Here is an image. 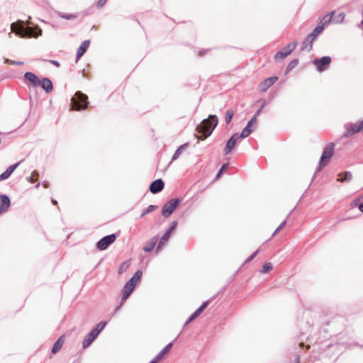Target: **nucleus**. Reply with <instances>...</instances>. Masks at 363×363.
Instances as JSON below:
<instances>
[{
  "label": "nucleus",
  "instance_id": "f257e3e1",
  "mask_svg": "<svg viewBox=\"0 0 363 363\" xmlns=\"http://www.w3.org/2000/svg\"><path fill=\"white\" fill-rule=\"evenodd\" d=\"M218 124V118L215 115H210L208 118L203 120L197 125L196 131L202 135V137H198L199 139L204 140L210 136Z\"/></svg>",
  "mask_w": 363,
  "mask_h": 363
},
{
  "label": "nucleus",
  "instance_id": "f03ea898",
  "mask_svg": "<svg viewBox=\"0 0 363 363\" xmlns=\"http://www.w3.org/2000/svg\"><path fill=\"white\" fill-rule=\"evenodd\" d=\"M11 29L12 32L22 38H36L42 35V30L40 28H38V31L36 32L35 29L31 27H25L23 25H18L16 23L11 24Z\"/></svg>",
  "mask_w": 363,
  "mask_h": 363
},
{
  "label": "nucleus",
  "instance_id": "7ed1b4c3",
  "mask_svg": "<svg viewBox=\"0 0 363 363\" xmlns=\"http://www.w3.org/2000/svg\"><path fill=\"white\" fill-rule=\"evenodd\" d=\"M88 97L82 92H77L74 96L72 99V108L77 111L84 109L87 107Z\"/></svg>",
  "mask_w": 363,
  "mask_h": 363
},
{
  "label": "nucleus",
  "instance_id": "20e7f679",
  "mask_svg": "<svg viewBox=\"0 0 363 363\" xmlns=\"http://www.w3.org/2000/svg\"><path fill=\"white\" fill-rule=\"evenodd\" d=\"M333 148L334 144L330 143V145L323 150L318 163V170L321 169L329 162L330 158L333 155Z\"/></svg>",
  "mask_w": 363,
  "mask_h": 363
},
{
  "label": "nucleus",
  "instance_id": "39448f33",
  "mask_svg": "<svg viewBox=\"0 0 363 363\" xmlns=\"http://www.w3.org/2000/svg\"><path fill=\"white\" fill-rule=\"evenodd\" d=\"M179 203V199H172L166 203L162 207V216L165 218L169 217L174 211Z\"/></svg>",
  "mask_w": 363,
  "mask_h": 363
},
{
  "label": "nucleus",
  "instance_id": "423d86ee",
  "mask_svg": "<svg viewBox=\"0 0 363 363\" xmlns=\"http://www.w3.org/2000/svg\"><path fill=\"white\" fill-rule=\"evenodd\" d=\"M331 62V57L329 56H324L320 59H315L313 60V64L315 66L318 72H323L325 70Z\"/></svg>",
  "mask_w": 363,
  "mask_h": 363
},
{
  "label": "nucleus",
  "instance_id": "0eeeda50",
  "mask_svg": "<svg viewBox=\"0 0 363 363\" xmlns=\"http://www.w3.org/2000/svg\"><path fill=\"white\" fill-rule=\"evenodd\" d=\"M116 239L115 234H111L101 238L97 243L96 247L99 250H106L110 245L113 243Z\"/></svg>",
  "mask_w": 363,
  "mask_h": 363
},
{
  "label": "nucleus",
  "instance_id": "6e6552de",
  "mask_svg": "<svg viewBox=\"0 0 363 363\" xmlns=\"http://www.w3.org/2000/svg\"><path fill=\"white\" fill-rule=\"evenodd\" d=\"M297 45L296 42H292L287 46L281 50L277 52L274 56L275 60H281L287 57L296 48Z\"/></svg>",
  "mask_w": 363,
  "mask_h": 363
},
{
  "label": "nucleus",
  "instance_id": "1a4fd4ad",
  "mask_svg": "<svg viewBox=\"0 0 363 363\" xmlns=\"http://www.w3.org/2000/svg\"><path fill=\"white\" fill-rule=\"evenodd\" d=\"M172 345V342L169 343L159 352V354L152 360L150 361V363H159L162 362L165 358V355L171 350Z\"/></svg>",
  "mask_w": 363,
  "mask_h": 363
},
{
  "label": "nucleus",
  "instance_id": "9d476101",
  "mask_svg": "<svg viewBox=\"0 0 363 363\" xmlns=\"http://www.w3.org/2000/svg\"><path fill=\"white\" fill-rule=\"evenodd\" d=\"M240 138L239 135L238 133H235L234 135H233L231 136V138L228 140L226 145H225V147L224 149V154L225 155L230 154L231 152V151L233 150V149L234 148V147L235 146V144L238 141V140Z\"/></svg>",
  "mask_w": 363,
  "mask_h": 363
},
{
  "label": "nucleus",
  "instance_id": "9b49d317",
  "mask_svg": "<svg viewBox=\"0 0 363 363\" xmlns=\"http://www.w3.org/2000/svg\"><path fill=\"white\" fill-rule=\"evenodd\" d=\"M278 80L277 77H272L267 78L259 84V89L261 91H266L271 86H272Z\"/></svg>",
  "mask_w": 363,
  "mask_h": 363
},
{
  "label": "nucleus",
  "instance_id": "f8f14e48",
  "mask_svg": "<svg viewBox=\"0 0 363 363\" xmlns=\"http://www.w3.org/2000/svg\"><path fill=\"white\" fill-rule=\"evenodd\" d=\"M164 188V182L161 179L152 182L150 186V191L153 194L160 192Z\"/></svg>",
  "mask_w": 363,
  "mask_h": 363
},
{
  "label": "nucleus",
  "instance_id": "ddd939ff",
  "mask_svg": "<svg viewBox=\"0 0 363 363\" xmlns=\"http://www.w3.org/2000/svg\"><path fill=\"white\" fill-rule=\"evenodd\" d=\"M0 199L1 201V204L0 206V213H3L9 208L11 201L10 199L6 195H0Z\"/></svg>",
  "mask_w": 363,
  "mask_h": 363
},
{
  "label": "nucleus",
  "instance_id": "4468645a",
  "mask_svg": "<svg viewBox=\"0 0 363 363\" xmlns=\"http://www.w3.org/2000/svg\"><path fill=\"white\" fill-rule=\"evenodd\" d=\"M24 77L30 82L35 86H40L41 84V80H40L39 78L32 72H26L24 74Z\"/></svg>",
  "mask_w": 363,
  "mask_h": 363
},
{
  "label": "nucleus",
  "instance_id": "2eb2a0df",
  "mask_svg": "<svg viewBox=\"0 0 363 363\" xmlns=\"http://www.w3.org/2000/svg\"><path fill=\"white\" fill-rule=\"evenodd\" d=\"M360 131H363L362 128L360 125V123L359 124H352L350 126V128H347L346 133L344 134L345 137H350L353 134L356 133H359Z\"/></svg>",
  "mask_w": 363,
  "mask_h": 363
},
{
  "label": "nucleus",
  "instance_id": "dca6fc26",
  "mask_svg": "<svg viewBox=\"0 0 363 363\" xmlns=\"http://www.w3.org/2000/svg\"><path fill=\"white\" fill-rule=\"evenodd\" d=\"M313 41V38L308 35L302 43L301 50L310 52L312 50Z\"/></svg>",
  "mask_w": 363,
  "mask_h": 363
},
{
  "label": "nucleus",
  "instance_id": "f3484780",
  "mask_svg": "<svg viewBox=\"0 0 363 363\" xmlns=\"http://www.w3.org/2000/svg\"><path fill=\"white\" fill-rule=\"evenodd\" d=\"M97 336L98 335H96L95 331L92 330L84 338L83 341V347L86 348L89 347Z\"/></svg>",
  "mask_w": 363,
  "mask_h": 363
},
{
  "label": "nucleus",
  "instance_id": "a211bd4d",
  "mask_svg": "<svg viewBox=\"0 0 363 363\" xmlns=\"http://www.w3.org/2000/svg\"><path fill=\"white\" fill-rule=\"evenodd\" d=\"M89 45V40H86L82 42L81 45L78 48L76 55L77 60H79L86 52V49Z\"/></svg>",
  "mask_w": 363,
  "mask_h": 363
},
{
  "label": "nucleus",
  "instance_id": "6ab92c4d",
  "mask_svg": "<svg viewBox=\"0 0 363 363\" xmlns=\"http://www.w3.org/2000/svg\"><path fill=\"white\" fill-rule=\"evenodd\" d=\"M135 287V286H134V284H130L128 282H127L123 289L122 299H127L134 290Z\"/></svg>",
  "mask_w": 363,
  "mask_h": 363
},
{
  "label": "nucleus",
  "instance_id": "aec40b11",
  "mask_svg": "<svg viewBox=\"0 0 363 363\" xmlns=\"http://www.w3.org/2000/svg\"><path fill=\"white\" fill-rule=\"evenodd\" d=\"M45 91L46 93H50L52 89V83L48 78H43L40 85Z\"/></svg>",
  "mask_w": 363,
  "mask_h": 363
},
{
  "label": "nucleus",
  "instance_id": "412c9836",
  "mask_svg": "<svg viewBox=\"0 0 363 363\" xmlns=\"http://www.w3.org/2000/svg\"><path fill=\"white\" fill-rule=\"evenodd\" d=\"M334 15H335V11H333L330 13L326 14L320 20L318 25L323 26V28H324L325 26L328 25L330 22H332V18Z\"/></svg>",
  "mask_w": 363,
  "mask_h": 363
},
{
  "label": "nucleus",
  "instance_id": "4be33fe9",
  "mask_svg": "<svg viewBox=\"0 0 363 363\" xmlns=\"http://www.w3.org/2000/svg\"><path fill=\"white\" fill-rule=\"evenodd\" d=\"M157 242V238L156 236L152 238L147 242V244L144 246L143 250L145 251V252H150V251H152L153 250V248L155 247Z\"/></svg>",
  "mask_w": 363,
  "mask_h": 363
},
{
  "label": "nucleus",
  "instance_id": "5701e85b",
  "mask_svg": "<svg viewBox=\"0 0 363 363\" xmlns=\"http://www.w3.org/2000/svg\"><path fill=\"white\" fill-rule=\"evenodd\" d=\"M345 18V14L344 12H340L337 14L335 13V15L332 18V23L338 24L342 23Z\"/></svg>",
  "mask_w": 363,
  "mask_h": 363
},
{
  "label": "nucleus",
  "instance_id": "b1692460",
  "mask_svg": "<svg viewBox=\"0 0 363 363\" xmlns=\"http://www.w3.org/2000/svg\"><path fill=\"white\" fill-rule=\"evenodd\" d=\"M63 343H64V337H60L58 339V340L54 344L52 349V352L53 354H55L56 352H57L62 348Z\"/></svg>",
  "mask_w": 363,
  "mask_h": 363
},
{
  "label": "nucleus",
  "instance_id": "393cba45",
  "mask_svg": "<svg viewBox=\"0 0 363 363\" xmlns=\"http://www.w3.org/2000/svg\"><path fill=\"white\" fill-rule=\"evenodd\" d=\"M189 144L186 143L179 147L177 150L175 151L174 154L173 155L172 161L176 160L182 154V151L184 150L189 146Z\"/></svg>",
  "mask_w": 363,
  "mask_h": 363
},
{
  "label": "nucleus",
  "instance_id": "a878e982",
  "mask_svg": "<svg viewBox=\"0 0 363 363\" xmlns=\"http://www.w3.org/2000/svg\"><path fill=\"white\" fill-rule=\"evenodd\" d=\"M352 175L351 174V172H346L343 174H340L338 175V181H340V182H349L352 179Z\"/></svg>",
  "mask_w": 363,
  "mask_h": 363
},
{
  "label": "nucleus",
  "instance_id": "bb28decb",
  "mask_svg": "<svg viewBox=\"0 0 363 363\" xmlns=\"http://www.w3.org/2000/svg\"><path fill=\"white\" fill-rule=\"evenodd\" d=\"M323 26L318 25L315 29L313 30L311 33L309 34L311 37L313 38V40H315L317 36L322 33L323 30Z\"/></svg>",
  "mask_w": 363,
  "mask_h": 363
},
{
  "label": "nucleus",
  "instance_id": "cd10ccee",
  "mask_svg": "<svg viewBox=\"0 0 363 363\" xmlns=\"http://www.w3.org/2000/svg\"><path fill=\"white\" fill-rule=\"evenodd\" d=\"M253 128L248 125H246V127L242 130L241 134L239 135L241 138H247L250 135V133L252 132Z\"/></svg>",
  "mask_w": 363,
  "mask_h": 363
},
{
  "label": "nucleus",
  "instance_id": "c85d7f7f",
  "mask_svg": "<svg viewBox=\"0 0 363 363\" xmlns=\"http://www.w3.org/2000/svg\"><path fill=\"white\" fill-rule=\"evenodd\" d=\"M169 237L167 236V234H164L162 236V238L159 242V244L157 245V252L163 247L164 242H167L169 240Z\"/></svg>",
  "mask_w": 363,
  "mask_h": 363
},
{
  "label": "nucleus",
  "instance_id": "c756f323",
  "mask_svg": "<svg viewBox=\"0 0 363 363\" xmlns=\"http://www.w3.org/2000/svg\"><path fill=\"white\" fill-rule=\"evenodd\" d=\"M106 325V322H100L98 323L95 328L93 329L94 331L99 335V334L101 332V330L105 328Z\"/></svg>",
  "mask_w": 363,
  "mask_h": 363
},
{
  "label": "nucleus",
  "instance_id": "7c9ffc66",
  "mask_svg": "<svg viewBox=\"0 0 363 363\" xmlns=\"http://www.w3.org/2000/svg\"><path fill=\"white\" fill-rule=\"evenodd\" d=\"M272 269V264L270 262H267L263 265L260 272L263 274H266V273H268Z\"/></svg>",
  "mask_w": 363,
  "mask_h": 363
},
{
  "label": "nucleus",
  "instance_id": "2f4dec72",
  "mask_svg": "<svg viewBox=\"0 0 363 363\" xmlns=\"http://www.w3.org/2000/svg\"><path fill=\"white\" fill-rule=\"evenodd\" d=\"M58 15L61 18H65V19H67V20L74 19V18H77V16H75V15H74L72 13H65L60 12L58 13Z\"/></svg>",
  "mask_w": 363,
  "mask_h": 363
},
{
  "label": "nucleus",
  "instance_id": "473e14b6",
  "mask_svg": "<svg viewBox=\"0 0 363 363\" xmlns=\"http://www.w3.org/2000/svg\"><path fill=\"white\" fill-rule=\"evenodd\" d=\"M234 111L233 110H228L225 113V122L227 123H229L233 117Z\"/></svg>",
  "mask_w": 363,
  "mask_h": 363
},
{
  "label": "nucleus",
  "instance_id": "72a5a7b5",
  "mask_svg": "<svg viewBox=\"0 0 363 363\" xmlns=\"http://www.w3.org/2000/svg\"><path fill=\"white\" fill-rule=\"evenodd\" d=\"M156 208H157V206H155L154 205L149 206L148 208L141 214L140 218L144 217L145 215L155 211Z\"/></svg>",
  "mask_w": 363,
  "mask_h": 363
},
{
  "label": "nucleus",
  "instance_id": "f704fd0d",
  "mask_svg": "<svg viewBox=\"0 0 363 363\" xmlns=\"http://www.w3.org/2000/svg\"><path fill=\"white\" fill-rule=\"evenodd\" d=\"M38 177V173L36 171H33L31 174V176L28 178V181L30 183H34L37 177Z\"/></svg>",
  "mask_w": 363,
  "mask_h": 363
},
{
  "label": "nucleus",
  "instance_id": "c9c22d12",
  "mask_svg": "<svg viewBox=\"0 0 363 363\" xmlns=\"http://www.w3.org/2000/svg\"><path fill=\"white\" fill-rule=\"evenodd\" d=\"M20 164V162H18L13 165L10 166L6 171L10 175L15 171V169L17 168V167Z\"/></svg>",
  "mask_w": 363,
  "mask_h": 363
},
{
  "label": "nucleus",
  "instance_id": "e433bc0d",
  "mask_svg": "<svg viewBox=\"0 0 363 363\" xmlns=\"http://www.w3.org/2000/svg\"><path fill=\"white\" fill-rule=\"evenodd\" d=\"M286 221L284 220L281 223V224L277 228L275 231L274 232L272 235H276L278 232H279L285 225H286Z\"/></svg>",
  "mask_w": 363,
  "mask_h": 363
},
{
  "label": "nucleus",
  "instance_id": "4c0bfd02",
  "mask_svg": "<svg viewBox=\"0 0 363 363\" xmlns=\"http://www.w3.org/2000/svg\"><path fill=\"white\" fill-rule=\"evenodd\" d=\"M142 271L140 270H138L135 274L133 276V279H136L138 280V281L140 280L141 277H142Z\"/></svg>",
  "mask_w": 363,
  "mask_h": 363
},
{
  "label": "nucleus",
  "instance_id": "58836bf2",
  "mask_svg": "<svg viewBox=\"0 0 363 363\" xmlns=\"http://www.w3.org/2000/svg\"><path fill=\"white\" fill-rule=\"evenodd\" d=\"M256 118H257V117H255V116H254L252 117V118H251V119L248 121L247 125H248L249 126H250V127H252V126H253V125H256V123H257V119H256Z\"/></svg>",
  "mask_w": 363,
  "mask_h": 363
},
{
  "label": "nucleus",
  "instance_id": "ea45409f",
  "mask_svg": "<svg viewBox=\"0 0 363 363\" xmlns=\"http://www.w3.org/2000/svg\"><path fill=\"white\" fill-rule=\"evenodd\" d=\"M298 64V60H292L287 67V70H289L290 69H292Z\"/></svg>",
  "mask_w": 363,
  "mask_h": 363
},
{
  "label": "nucleus",
  "instance_id": "a19ab883",
  "mask_svg": "<svg viewBox=\"0 0 363 363\" xmlns=\"http://www.w3.org/2000/svg\"><path fill=\"white\" fill-rule=\"evenodd\" d=\"M228 164H223V166L221 167L220 171L218 172V173L216 175V178H218L220 177V176L222 174V173L223 172V171L228 167Z\"/></svg>",
  "mask_w": 363,
  "mask_h": 363
},
{
  "label": "nucleus",
  "instance_id": "79ce46f5",
  "mask_svg": "<svg viewBox=\"0 0 363 363\" xmlns=\"http://www.w3.org/2000/svg\"><path fill=\"white\" fill-rule=\"evenodd\" d=\"M10 177V174H8L6 171L0 174V182L4 179H8Z\"/></svg>",
  "mask_w": 363,
  "mask_h": 363
},
{
  "label": "nucleus",
  "instance_id": "37998d69",
  "mask_svg": "<svg viewBox=\"0 0 363 363\" xmlns=\"http://www.w3.org/2000/svg\"><path fill=\"white\" fill-rule=\"evenodd\" d=\"M258 252H259V250L255 251L250 257H249L247 259L246 262H250L252 259H253L254 257H255V256L258 254Z\"/></svg>",
  "mask_w": 363,
  "mask_h": 363
},
{
  "label": "nucleus",
  "instance_id": "c03bdc74",
  "mask_svg": "<svg viewBox=\"0 0 363 363\" xmlns=\"http://www.w3.org/2000/svg\"><path fill=\"white\" fill-rule=\"evenodd\" d=\"M127 268V265L125 263H123V264H121V266L119 268V274H122L124 270H125Z\"/></svg>",
  "mask_w": 363,
  "mask_h": 363
},
{
  "label": "nucleus",
  "instance_id": "a18cd8bd",
  "mask_svg": "<svg viewBox=\"0 0 363 363\" xmlns=\"http://www.w3.org/2000/svg\"><path fill=\"white\" fill-rule=\"evenodd\" d=\"M208 301L204 302V303H203V304H202V305L199 308V309L200 311H201V312H203V310H204V309L206 308V306H208Z\"/></svg>",
  "mask_w": 363,
  "mask_h": 363
},
{
  "label": "nucleus",
  "instance_id": "49530a36",
  "mask_svg": "<svg viewBox=\"0 0 363 363\" xmlns=\"http://www.w3.org/2000/svg\"><path fill=\"white\" fill-rule=\"evenodd\" d=\"M106 1H107V0H99L98 4H97L98 6L99 7L104 6L106 4Z\"/></svg>",
  "mask_w": 363,
  "mask_h": 363
},
{
  "label": "nucleus",
  "instance_id": "de8ad7c7",
  "mask_svg": "<svg viewBox=\"0 0 363 363\" xmlns=\"http://www.w3.org/2000/svg\"><path fill=\"white\" fill-rule=\"evenodd\" d=\"M264 105H265V103L264 102L262 106L260 107V108L258 109V111L255 113V117H257L260 114V113H261L262 108H264Z\"/></svg>",
  "mask_w": 363,
  "mask_h": 363
},
{
  "label": "nucleus",
  "instance_id": "09e8293b",
  "mask_svg": "<svg viewBox=\"0 0 363 363\" xmlns=\"http://www.w3.org/2000/svg\"><path fill=\"white\" fill-rule=\"evenodd\" d=\"M129 284H134V286H135L136 284H138V281L136 280V279H133V278H131L128 281Z\"/></svg>",
  "mask_w": 363,
  "mask_h": 363
},
{
  "label": "nucleus",
  "instance_id": "8fccbe9b",
  "mask_svg": "<svg viewBox=\"0 0 363 363\" xmlns=\"http://www.w3.org/2000/svg\"><path fill=\"white\" fill-rule=\"evenodd\" d=\"M129 284H134V286H135L136 284H138V281L136 280V279H133V278H131L128 281Z\"/></svg>",
  "mask_w": 363,
  "mask_h": 363
},
{
  "label": "nucleus",
  "instance_id": "3c124183",
  "mask_svg": "<svg viewBox=\"0 0 363 363\" xmlns=\"http://www.w3.org/2000/svg\"><path fill=\"white\" fill-rule=\"evenodd\" d=\"M11 64L15 65H22L23 62L20 61H11Z\"/></svg>",
  "mask_w": 363,
  "mask_h": 363
},
{
  "label": "nucleus",
  "instance_id": "603ef678",
  "mask_svg": "<svg viewBox=\"0 0 363 363\" xmlns=\"http://www.w3.org/2000/svg\"><path fill=\"white\" fill-rule=\"evenodd\" d=\"M177 221H173L172 223V225H171L170 228L174 230L175 229V228L177 227Z\"/></svg>",
  "mask_w": 363,
  "mask_h": 363
},
{
  "label": "nucleus",
  "instance_id": "864d4df0",
  "mask_svg": "<svg viewBox=\"0 0 363 363\" xmlns=\"http://www.w3.org/2000/svg\"><path fill=\"white\" fill-rule=\"evenodd\" d=\"M50 62L52 63V65L57 66V67L60 66V63L57 61H56V60H52L50 61Z\"/></svg>",
  "mask_w": 363,
  "mask_h": 363
},
{
  "label": "nucleus",
  "instance_id": "5fc2aeb1",
  "mask_svg": "<svg viewBox=\"0 0 363 363\" xmlns=\"http://www.w3.org/2000/svg\"><path fill=\"white\" fill-rule=\"evenodd\" d=\"M172 231L173 230L169 228L164 234H167V236L170 237Z\"/></svg>",
  "mask_w": 363,
  "mask_h": 363
},
{
  "label": "nucleus",
  "instance_id": "6e6d98bb",
  "mask_svg": "<svg viewBox=\"0 0 363 363\" xmlns=\"http://www.w3.org/2000/svg\"><path fill=\"white\" fill-rule=\"evenodd\" d=\"M172 231L173 230L169 228L164 234H167V236L170 237Z\"/></svg>",
  "mask_w": 363,
  "mask_h": 363
},
{
  "label": "nucleus",
  "instance_id": "4d7b16f0",
  "mask_svg": "<svg viewBox=\"0 0 363 363\" xmlns=\"http://www.w3.org/2000/svg\"><path fill=\"white\" fill-rule=\"evenodd\" d=\"M191 321H193V319L191 318H189L188 320L186 321L184 326H186L188 324H189Z\"/></svg>",
  "mask_w": 363,
  "mask_h": 363
},
{
  "label": "nucleus",
  "instance_id": "13d9d810",
  "mask_svg": "<svg viewBox=\"0 0 363 363\" xmlns=\"http://www.w3.org/2000/svg\"><path fill=\"white\" fill-rule=\"evenodd\" d=\"M191 321H193V319L191 318H189L188 320L186 321L184 326H186L188 324H189Z\"/></svg>",
  "mask_w": 363,
  "mask_h": 363
},
{
  "label": "nucleus",
  "instance_id": "bf43d9fd",
  "mask_svg": "<svg viewBox=\"0 0 363 363\" xmlns=\"http://www.w3.org/2000/svg\"><path fill=\"white\" fill-rule=\"evenodd\" d=\"M201 311H200L199 308L194 312V314L196 315V317H198L201 313Z\"/></svg>",
  "mask_w": 363,
  "mask_h": 363
},
{
  "label": "nucleus",
  "instance_id": "052dcab7",
  "mask_svg": "<svg viewBox=\"0 0 363 363\" xmlns=\"http://www.w3.org/2000/svg\"><path fill=\"white\" fill-rule=\"evenodd\" d=\"M201 311H200L199 308L194 312V314L196 315V317H198L201 313Z\"/></svg>",
  "mask_w": 363,
  "mask_h": 363
},
{
  "label": "nucleus",
  "instance_id": "680f3d73",
  "mask_svg": "<svg viewBox=\"0 0 363 363\" xmlns=\"http://www.w3.org/2000/svg\"><path fill=\"white\" fill-rule=\"evenodd\" d=\"M201 311H200L199 308L194 312V314L196 315V317H198L201 313Z\"/></svg>",
  "mask_w": 363,
  "mask_h": 363
},
{
  "label": "nucleus",
  "instance_id": "e2e57ef3",
  "mask_svg": "<svg viewBox=\"0 0 363 363\" xmlns=\"http://www.w3.org/2000/svg\"><path fill=\"white\" fill-rule=\"evenodd\" d=\"M359 209L360 211L363 212V203L359 205Z\"/></svg>",
  "mask_w": 363,
  "mask_h": 363
},
{
  "label": "nucleus",
  "instance_id": "0e129e2a",
  "mask_svg": "<svg viewBox=\"0 0 363 363\" xmlns=\"http://www.w3.org/2000/svg\"><path fill=\"white\" fill-rule=\"evenodd\" d=\"M190 318H191L193 319V320H194L195 318H196L197 317H196V314H194V313H192V314H191V315L190 316Z\"/></svg>",
  "mask_w": 363,
  "mask_h": 363
},
{
  "label": "nucleus",
  "instance_id": "69168bd1",
  "mask_svg": "<svg viewBox=\"0 0 363 363\" xmlns=\"http://www.w3.org/2000/svg\"><path fill=\"white\" fill-rule=\"evenodd\" d=\"M359 123H360V125H361V127L362 128V130H363V121H361Z\"/></svg>",
  "mask_w": 363,
  "mask_h": 363
},
{
  "label": "nucleus",
  "instance_id": "338daca9",
  "mask_svg": "<svg viewBox=\"0 0 363 363\" xmlns=\"http://www.w3.org/2000/svg\"><path fill=\"white\" fill-rule=\"evenodd\" d=\"M5 63H7L9 62V59H5V61H4Z\"/></svg>",
  "mask_w": 363,
  "mask_h": 363
},
{
  "label": "nucleus",
  "instance_id": "774afa93",
  "mask_svg": "<svg viewBox=\"0 0 363 363\" xmlns=\"http://www.w3.org/2000/svg\"><path fill=\"white\" fill-rule=\"evenodd\" d=\"M52 203H53L54 204H55V203H57V201H55V200H52Z\"/></svg>",
  "mask_w": 363,
  "mask_h": 363
}]
</instances>
